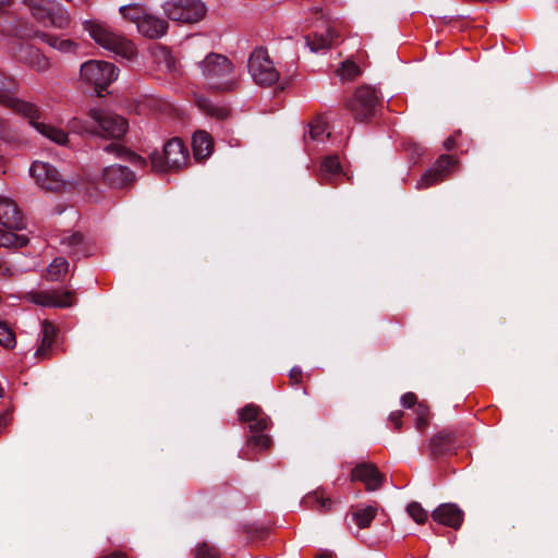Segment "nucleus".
<instances>
[{
    "label": "nucleus",
    "instance_id": "obj_44",
    "mask_svg": "<svg viewBox=\"0 0 558 558\" xmlns=\"http://www.w3.org/2000/svg\"><path fill=\"white\" fill-rule=\"evenodd\" d=\"M69 125H70V129H71L72 131L86 132V133L92 132V131H90V130H88V129L85 126V124H84L81 120H78V119H73V120H71V121H70V123H69Z\"/></svg>",
    "mask_w": 558,
    "mask_h": 558
},
{
    "label": "nucleus",
    "instance_id": "obj_29",
    "mask_svg": "<svg viewBox=\"0 0 558 558\" xmlns=\"http://www.w3.org/2000/svg\"><path fill=\"white\" fill-rule=\"evenodd\" d=\"M69 263L63 257H56L47 268V277L52 281L59 280L68 272Z\"/></svg>",
    "mask_w": 558,
    "mask_h": 558
},
{
    "label": "nucleus",
    "instance_id": "obj_46",
    "mask_svg": "<svg viewBox=\"0 0 558 558\" xmlns=\"http://www.w3.org/2000/svg\"><path fill=\"white\" fill-rule=\"evenodd\" d=\"M449 437H450L449 433L440 432L437 436H435L433 438V442H437V441H441V440H447V439H449Z\"/></svg>",
    "mask_w": 558,
    "mask_h": 558
},
{
    "label": "nucleus",
    "instance_id": "obj_5",
    "mask_svg": "<svg viewBox=\"0 0 558 558\" xmlns=\"http://www.w3.org/2000/svg\"><path fill=\"white\" fill-rule=\"evenodd\" d=\"M119 69L107 61L88 60L81 65L80 77L83 83L93 86L98 93L105 90L118 78Z\"/></svg>",
    "mask_w": 558,
    "mask_h": 558
},
{
    "label": "nucleus",
    "instance_id": "obj_50",
    "mask_svg": "<svg viewBox=\"0 0 558 558\" xmlns=\"http://www.w3.org/2000/svg\"><path fill=\"white\" fill-rule=\"evenodd\" d=\"M9 0H0V4L7 3Z\"/></svg>",
    "mask_w": 558,
    "mask_h": 558
},
{
    "label": "nucleus",
    "instance_id": "obj_25",
    "mask_svg": "<svg viewBox=\"0 0 558 558\" xmlns=\"http://www.w3.org/2000/svg\"><path fill=\"white\" fill-rule=\"evenodd\" d=\"M304 502L312 509L319 512H327L332 508L335 504L328 496H326L323 489H317L306 495Z\"/></svg>",
    "mask_w": 558,
    "mask_h": 558
},
{
    "label": "nucleus",
    "instance_id": "obj_37",
    "mask_svg": "<svg viewBox=\"0 0 558 558\" xmlns=\"http://www.w3.org/2000/svg\"><path fill=\"white\" fill-rule=\"evenodd\" d=\"M407 511L409 515L418 524H422L427 520V511L421 506V504L416 501L409 504Z\"/></svg>",
    "mask_w": 558,
    "mask_h": 558
},
{
    "label": "nucleus",
    "instance_id": "obj_23",
    "mask_svg": "<svg viewBox=\"0 0 558 558\" xmlns=\"http://www.w3.org/2000/svg\"><path fill=\"white\" fill-rule=\"evenodd\" d=\"M39 337H40V344L37 348L35 354H36V356L43 359L48 355V353L53 344L54 337H56L54 326L47 320L43 322Z\"/></svg>",
    "mask_w": 558,
    "mask_h": 558
},
{
    "label": "nucleus",
    "instance_id": "obj_19",
    "mask_svg": "<svg viewBox=\"0 0 558 558\" xmlns=\"http://www.w3.org/2000/svg\"><path fill=\"white\" fill-rule=\"evenodd\" d=\"M241 421L248 422L251 430L263 432L268 427V417L262 415V410L255 404H247L240 411Z\"/></svg>",
    "mask_w": 558,
    "mask_h": 558
},
{
    "label": "nucleus",
    "instance_id": "obj_3",
    "mask_svg": "<svg viewBox=\"0 0 558 558\" xmlns=\"http://www.w3.org/2000/svg\"><path fill=\"white\" fill-rule=\"evenodd\" d=\"M198 66L210 88L219 90L233 88L235 84L231 77L233 65L227 57L218 53H208L205 59L198 63Z\"/></svg>",
    "mask_w": 558,
    "mask_h": 558
},
{
    "label": "nucleus",
    "instance_id": "obj_40",
    "mask_svg": "<svg viewBox=\"0 0 558 558\" xmlns=\"http://www.w3.org/2000/svg\"><path fill=\"white\" fill-rule=\"evenodd\" d=\"M270 438L267 435L262 434L260 432H257V434L252 436L251 439L248 440L250 445L260 450L267 449L270 446Z\"/></svg>",
    "mask_w": 558,
    "mask_h": 558
},
{
    "label": "nucleus",
    "instance_id": "obj_31",
    "mask_svg": "<svg viewBox=\"0 0 558 558\" xmlns=\"http://www.w3.org/2000/svg\"><path fill=\"white\" fill-rule=\"evenodd\" d=\"M28 240L25 235L16 234L12 231L0 232V246L3 247H22L27 244Z\"/></svg>",
    "mask_w": 558,
    "mask_h": 558
},
{
    "label": "nucleus",
    "instance_id": "obj_7",
    "mask_svg": "<svg viewBox=\"0 0 558 558\" xmlns=\"http://www.w3.org/2000/svg\"><path fill=\"white\" fill-rule=\"evenodd\" d=\"M187 149L180 138L167 142L162 153L154 151L150 155L151 169L156 172H166L170 169H180L187 161Z\"/></svg>",
    "mask_w": 558,
    "mask_h": 558
},
{
    "label": "nucleus",
    "instance_id": "obj_32",
    "mask_svg": "<svg viewBox=\"0 0 558 558\" xmlns=\"http://www.w3.org/2000/svg\"><path fill=\"white\" fill-rule=\"evenodd\" d=\"M341 166L339 162L338 157L336 156H328L326 157L320 166V173L323 178H329L332 175H336L340 172Z\"/></svg>",
    "mask_w": 558,
    "mask_h": 558
},
{
    "label": "nucleus",
    "instance_id": "obj_28",
    "mask_svg": "<svg viewBox=\"0 0 558 558\" xmlns=\"http://www.w3.org/2000/svg\"><path fill=\"white\" fill-rule=\"evenodd\" d=\"M120 14L138 26L146 12L145 9L140 4H126L119 9Z\"/></svg>",
    "mask_w": 558,
    "mask_h": 558
},
{
    "label": "nucleus",
    "instance_id": "obj_27",
    "mask_svg": "<svg viewBox=\"0 0 558 558\" xmlns=\"http://www.w3.org/2000/svg\"><path fill=\"white\" fill-rule=\"evenodd\" d=\"M36 71H45L49 68V60L33 47L25 48V54L21 57Z\"/></svg>",
    "mask_w": 558,
    "mask_h": 558
},
{
    "label": "nucleus",
    "instance_id": "obj_38",
    "mask_svg": "<svg viewBox=\"0 0 558 558\" xmlns=\"http://www.w3.org/2000/svg\"><path fill=\"white\" fill-rule=\"evenodd\" d=\"M415 427L421 430L427 424L428 409L424 404L420 403L415 408Z\"/></svg>",
    "mask_w": 558,
    "mask_h": 558
},
{
    "label": "nucleus",
    "instance_id": "obj_30",
    "mask_svg": "<svg viewBox=\"0 0 558 558\" xmlns=\"http://www.w3.org/2000/svg\"><path fill=\"white\" fill-rule=\"evenodd\" d=\"M457 167V161L451 156L444 155L441 156L436 163L433 166L435 172L442 181L445 180L451 171Z\"/></svg>",
    "mask_w": 558,
    "mask_h": 558
},
{
    "label": "nucleus",
    "instance_id": "obj_42",
    "mask_svg": "<svg viewBox=\"0 0 558 558\" xmlns=\"http://www.w3.org/2000/svg\"><path fill=\"white\" fill-rule=\"evenodd\" d=\"M416 403V396L412 392H407L401 397V404L404 408H412Z\"/></svg>",
    "mask_w": 558,
    "mask_h": 558
},
{
    "label": "nucleus",
    "instance_id": "obj_10",
    "mask_svg": "<svg viewBox=\"0 0 558 558\" xmlns=\"http://www.w3.org/2000/svg\"><path fill=\"white\" fill-rule=\"evenodd\" d=\"M88 117L97 123L99 131H95V133L101 136L119 138L128 131L126 120L118 114L92 108L88 111Z\"/></svg>",
    "mask_w": 558,
    "mask_h": 558
},
{
    "label": "nucleus",
    "instance_id": "obj_12",
    "mask_svg": "<svg viewBox=\"0 0 558 558\" xmlns=\"http://www.w3.org/2000/svg\"><path fill=\"white\" fill-rule=\"evenodd\" d=\"M101 180L110 187L123 189L135 180V174L125 166L111 165L102 170Z\"/></svg>",
    "mask_w": 558,
    "mask_h": 558
},
{
    "label": "nucleus",
    "instance_id": "obj_24",
    "mask_svg": "<svg viewBox=\"0 0 558 558\" xmlns=\"http://www.w3.org/2000/svg\"><path fill=\"white\" fill-rule=\"evenodd\" d=\"M377 507L375 505L369 506H357L351 513L352 521L357 525L359 529H365L369 526L372 521L377 514Z\"/></svg>",
    "mask_w": 558,
    "mask_h": 558
},
{
    "label": "nucleus",
    "instance_id": "obj_13",
    "mask_svg": "<svg viewBox=\"0 0 558 558\" xmlns=\"http://www.w3.org/2000/svg\"><path fill=\"white\" fill-rule=\"evenodd\" d=\"M351 480L364 483L367 490H376L381 486L384 477L374 464L360 463L352 470Z\"/></svg>",
    "mask_w": 558,
    "mask_h": 558
},
{
    "label": "nucleus",
    "instance_id": "obj_48",
    "mask_svg": "<svg viewBox=\"0 0 558 558\" xmlns=\"http://www.w3.org/2000/svg\"><path fill=\"white\" fill-rule=\"evenodd\" d=\"M316 558H332V555L330 553L324 551L320 553Z\"/></svg>",
    "mask_w": 558,
    "mask_h": 558
},
{
    "label": "nucleus",
    "instance_id": "obj_21",
    "mask_svg": "<svg viewBox=\"0 0 558 558\" xmlns=\"http://www.w3.org/2000/svg\"><path fill=\"white\" fill-rule=\"evenodd\" d=\"M337 38V32L328 27L322 33H315L314 35H310L306 37V44L310 47L311 51L318 52L326 48H329Z\"/></svg>",
    "mask_w": 558,
    "mask_h": 558
},
{
    "label": "nucleus",
    "instance_id": "obj_47",
    "mask_svg": "<svg viewBox=\"0 0 558 558\" xmlns=\"http://www.w3.org/2000/svg\"><path fill=\"white\" fill-rule=\"evenodd\" d=\"M133 163L137 167H144L146 165V160L140 156H134Z\"/></svg>",
    "mask_w": 558,
    "mask_h": 558
},
{
    "label": "nucleus",
    "instance_id": "obj_39",
    "mask_svg": "<svg viewBox=\"0 0 558 558\" xmlns=\"http://www.w3.org/2000/svg\"><path fill=\"white\" fill-rule=\"evenodd\" d=\"M195 558H219V551L216 547L204 543L197 547Z\"/></svg>",
    "mask_w": 558,
    "mask_h": 558
},
{
    "label": "nucleus",
    "instance_id": "obj_6",
    "mask_svg": "<svg viewBox=\"0 0 558 558\" xmlns=\"http://www.w3.org/2000/svg\"><path fill=\"white\" fill-rule=\"evenodd\" d=\"M165 15L180 24H194L202 21L207 8L202 0H167L162 3Z\"/></svg>",
    "mask_w": 558,
    "mask_h": 558
},
{
    "label": "nucleus",
    "instance_id": "obj_33",
    "mask_svg": "<svg viewBox=\"0 0 558 558\" xmlns=\"http://www.w3.org/2000/svg\"><path fill=\"white\" fill-rule=\"evenodd\" d=\"M337 73L342 81H351L360 74V68L355 62L347 60L341 63Z\"/></svg>",
    "mask_w": 558,
    "mask_h": 558
},
{
    "label": "nucleus",
    "instance_id": "obj_34",
    "mask_svg": "<svg viewBox=\"0 0 558 558\" xmlns=\"http://www.w3.org/2000/svg\"><path fill=\"white\" fill-rule=\"evenodd\" d=\"M308 136L313 141L323 142L326 137L329 136V134L327 133L326 124L320 120H316L313 123H311Z\"/></svg>",
    "mask_w": 558,
    "mask_h": 558
},
{
    "label": "nucleus",
    "instance_id": "obj_22",
    "mask_svg": "<svg viewBox=\"0 0 558 558\" xmlns=\"http://www.w3.org/2000/svg\"><path fill=\"white\" fill-rule=\"evenodd\" d=\"M63 251L73 255H87L89 251L85 247L84 238L80 232L65 233L60 240Z\"/></svg>",
    "mask_w": 558,
    "mask_h": 558
},
{
    "label": "nucleus",
    "instance_id": "obj_1",
    "mask_svg": "<svg viewBox=\"0 0 558 558\" xmlns=\"http://www.w3.org/2000/svg\"><path fill=\"white\" fill-rule=\"evenodd\" d=\"M15 83L12 78L0 75V105L27 118L32 126L51 142L64 145L68 142V133L49 123L38 121L39 109L32 102L20 99L14 92Z\"/></svg>",
    "mask_w": 558,
    "mask_h": 558
},
{
    "label": "nucleus",
    "instance_id": "obj_45",
    "mask_svg": "<svg viewBox=\"0 0 558 558\" xmlns=\"http://www.w3.org/2000/svg\"><path fill=\"white\" fill-rule=\"evenodd\" d=\"M290 379L294 383H299L302 378V369L300 367H293L291 371H290Z\"/></svg>",
    "mask_w": 558,
    "mask_h": 558
},
{
    "label": "nucleus",
    "instance_id": "obj_9",
    "mask_svg": "<svg viewBox=\"0 0 558 558\" xmlns=\"http://www.w3.org/2000/svg\"><path fill=\"white\" fill-rule=\"evenodd\" d=\"M29 174L36 184L45 191L59 192L66 187L69 181L59 170L49 162L34 161L29 167Z\"/></svg>",
    "mask_w": 558,
    "mask_h": 558
},
{
    "label": "nucleus",
    "instance_id": "obj_20",
    "mask_svg": "<svg viewBox=\"0 0 558 558\" xmlns=\"http://www.w3.org/2000/svg\"><path fill=\"white\" fill-rule=\"evenodd\" d=\"M192 147L194 157L197 160H204L209 157L214 149V141L209 133L196 131L192 137Z\"/></svg>",
    "mask_w": 558,
    "mask_h": 558
},
{
    "label": "nucleus",
    "instance_id": "obj_17",
    "mask_svg": "<svg viewBox=\"0 0 558 558\" xmlns=\"http://www.w3.org/2000/svg\"><path fill=\"white\" fill-rule=\"evenodd\" d=\"M33 303L49 307H69L72 305L73 295L70 291L39 292L31 296Z\"/></svg>",
    "mask_w": 558,
    "mask_h": 558
},
{
    "label": "nucleus",
    "instance_id": "obj_41",
    "mask_svg": "<svg viewBox=\"0 0 558 558\" xmlns=\"http://www.w3.org/2000/svg\"><path fill=\"white\" fill-rule=\"evenodd\" d=\"M0 138L4 141L14 140V134L9 129V123L2 118H0Z\"/></svg>",
    "mask_w": 558,
    "mask_h": 558
},
{
    "label": "nucleus",
    "instance_id": "obj_16",
    "mask_svg": "<svg viewBox=\"0 0 558 558\" xmlns=\"http://www.w3.org/2000/svg\"><path fill=\"white\" fill-rule=\"evenodd\" d=\"M149 53L156 70L166 73H177L179 71L177 60L167 47L155 45L149 49Z\"/></svg>",
    "mask_w": 558,
    "mask_h": 558
},
{
    "label": "nucleus",
    "instance_id": "obj_26",
    "mask_svg": "<svg viewBox=\"0 0 558 558\" xmlns=\"http://www.w3.org/2000/svg\"><path fill=\"white\" fill-rule=\"evenodd\" d=\"M41 39L45 43H47L51 48H53L60 52H63V53L75 52L76 49L78 48V45L75 41H73L69 38H64V37H59V36L49 35V34H43Z\"/></svg>",
    "mask_w": 558,
    "mask_h": 558
},
{
    "label": "nucleus",
    "instance_id": "obj_18",
    "mask_svg": "<svg viewBox=\"0 0 558 558\" xmlns=\"http://www.w3.org/2000/svg\"><path fill=\"white\" fill-rule=\"evenodd\" d=\"M167 28H168V24L166 21H163L159 17H156V16L149 15L147 13L145 14V16L143 17V20L141 21V23L137 26V31L143 36L148 37V38H159V37L163 36L167 32Z\"/></svg>",
    "mask_w": 558,
    "mask_h": 558
},
{
    "label": "nucleus",
    "instance_id": "obj_14",
    "mask_svg": "<svg viewBox=\"0 0 558 558\" xmlns=\"http://www.w3.org/2000/svg\"><path fill=\"white\" fill-rule=\"evenodd\" d=\"M0 223L8 229L15 230H21L24 227L21 211L16 204L8 197H0Z\"/></svg>",
    "mask_w": 558,
    "mask_h": 558
},
{
    "label": "nucleus",
    "instance_id": "obj_15",
    "mask_svg": "<svg viewBox=\"0 0 558 558\" xmlns=\"http://www.w3.org/2000/svg\"><path fill=\"white\" fill-rule=\"evenodd\" d=\"M432 517L437 523L452 529H459L463 522V511L454 504L440 505Z\"/></svg>",
    "mask_w": 558,
    "mask_h": 558
},
{
    "label": "nucleus",
    "instance_id": "obj_8",
    "mask_svg": "<svg viewBox=\"0 0 558 558\" xmlns=\"http://www.w3.org/2000/svg\"><path fill=\"white\" fill-rule=\"evenodd\" d=\"M247 68L253 81L258 85L270 86L277 83L280 77L268 51L263 47L255 48L252 51Z\"/></svg>",
    "mask_w": 558,
    "mask_h": 558
},
{
    "label": "nucleus",
    "instance_id": "obj_4",
    "mask_svg": "<svg viewBox=\"0 0 558 558\" xmlns=\"http://www.w3.org/2000/svg\"><path fill=\"white\" fill-rule=\"evenodd\" d=\"M32 16L46 26L66 28L71 23L69 11L56 0H23Z\"/></svg>",
    "mask_w": 558,
    "mask_h": 558
},
{
    "label": "nucleus",
    "instance_id": "obj_2",
    "mask_svg": "<svg viewBox=\"0 0 558 558\" xmlns=\"http://www.w3.org/2000/svg\"><path fill=\"white\" fill-rule=\"evenodd\" d=\"M83 28L97 45L116 56L126 60H133L137 56L133 41L112 31L106 23L86 20L83 22Z\"/></svg>",
    "mask_w": 558,
    "mask_h": 558
},
{
    "label": "nucleus",
    "instance_id": "obj_11",
    "mask_svg": "<svg viewBox=\"0 0 558 558\" xmlns=\"http://www.w3.org/2000/svg\"><path fill=\"white\" fill-rule=\"evenodd\" d=\"M378 102L375 90L371 87H360L348 101L347 107L356 120H364L374 113Z\"/></svg>",
    "mask_w": 558,
    "mask_h": 558
},
{
    "label": "nucleus",
    "instance_id": "obj_43",
    "mask_svg": "<svg viewBox=\"0 0 558 558\" xmlns=\"http://www.w3.org/2000/svg\"><path fill=\"white\" fill-rule=\"evenodd\" d=\"M402 416L403 413L401 411H393L390 413L388 420L391 424H393L395 428H400L402 425Z\"/></svg>",
    "mask_w": 558,
    "mask_h": 558
},
{
    "label": "nucleus",
    "instance_id": "obj_36",
    "mask_svg": "<svg viewBox=\"0 0 558 558\" xmlns=\"http://www.w3.org/2000/svg\"><path fill=\"white\" fill-rule=\"evenodd\" d=\"M16 344L15 336L12 329L0 320V345L12 349Z\"/></svg>",
    "mask_w": 558,
    "mask_h": 558
},
{
    "label": "nucleus",
    "instance_id": "obj_49",
    "mask_svg": "<svg viewBox=\"0 0 558 558\" xmlns=\"http://www.w3.org/2000/svg\"><path fill=\"white\" fill-rule=\"evenodd\" d=\"M113 149H116V145H108V146L106 147V150H107V151H110V150H113Z\"/></svg>",
    "mask_w": 558,
    "mask_h": 558
},
{
    "label": "nucleus",
    "instance_id": "obj_35",
    "mask_svg": "<svg viewBox=\"0 0 558 558\" xmlns=\"http://www.w3.org/2000/svg\"><path fill=\"white\" fill-rule=\"evenodd\" d=\"M441 182L437 172L432 168L425 171L422 177L417 180L415 187L417 190H424Z\"/></svg>",
    "mask_w": 558,
    "mask_h": 558
}]
</instances>
